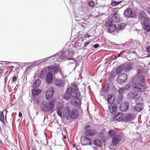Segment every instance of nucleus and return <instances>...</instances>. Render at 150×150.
Returning a JSON list of instances; mask_svg holds the SVG:
<instances>
[{"label": "nucleus", "instance_id": "nucleus-1", "mask_svg": "<svg viewBox=\"0 0 150 150\" xmlns=\"http://www.w3.org/2000/svg\"><path fill=\"white\" fill-rule=\"evenodd\" d=\"M79 94L78 89L77 86L75 84H73L71 87L67 88L64 96L65 99L68 100L70 98V102L72 103L74 100H78L77 95Z\"/></svg>", "mask_w": 150, "mask_h": 150}, {"label": "nucleus", "instance_id": "nucleus-2", "mask_svg": "<svg viewBox=\"0 0 150 150\" xmlns=\"http://www.w3.org/2000/svg\"><path fill=\"white\" fill-rule=\"evenodd\" d=\"M71 51V49L68 48L65 50V48H64L63 50L59 52L56 54L50 57L39 60L37 62H38V64H40L41 62H44L46 61L50 60V59L54 57H58L62 59H64L67 57L69 56L70 55V52Z\"/></svg>", "mask_w": 150, "mask_h": 150}, {"label": "nucleus", "instance_id": "nucleus-3", "mask_svg": "<svg viewBox=\"0 0 150 150\" xmlns=\"http://www.w3.org/2000/svg\"><path fill=\"white\" fill-rule=\"evenodd\" d=\"M138 80L143 84L145 83V78L142 75L139 76L138 78ZM133 87L134 90L136 92H143L145 89V86L140 83L136 82L133 84Z\"/></svg>", "mask_w": 150, "mask_h": 150}, {"label": "nucleus", "instance_id": "nucleus-4", "mask_svg": "<svg viewBox=\"0 0 150 150\" xmlns=\"http://www.w3.org/2000/svg\"><path fill=\"white\" fill-rule=\"evenodd\" d=\"M54 101L51 100L49 103L42 104L41 105L42 110L45 112L52 111L54 106Z\"/></svg>", "mask_w": 150, "mask_h": 150}, {"label": "nucleus", "instance_id": "nucleus-5", "mask_svg": "<svg viewBox=\"0 0 150 150\" xmlns=\"http://www.w3.org/2000/svg\"><path fill=\"white\" fill-rule=\"evenodd\" d=\"M122 135L120 132H117V134L112 138V144L115 146L118 144L122 140Z\"/></svg>", "mask_w": 150, "mask_h": 150}, {"label": "nucleus", "instance_id": "nucleus-6", "mask_svg": "<svg viewBox=\"0 0 150 150\" xmlns=\"http://www.w3.org/2000/svg\"><path fill=\"white\" fill-rule=\"evenodd\" d=\"M105 26L108 27V31L110 33H112L114 30H115L116 24L111 22L110 20H108L106 21Z\"/></svg>", "mask_w": 150, "mask_h": 150}, {"label": "nucleus", "instance_id": "nucleus-7", "mask_svg": "<svg viewBox=\"0 0 150 150\" xmlns=\"http://www.w3.org/2000/svg\"><path fill=\"white\" fill-rule=\"evenodd\" d=\"M123 14L124 17L127 18H133L136 16V13L135 12L132 11L131 8H129L124 11Z\"/></svg>", "mask_w": 150, "mask_h": 150}, {"label": "nucleus", "instance_id": "nucleus-8", "mask_svg": "<svg viewBox=\"0 0 150 150\" xmlns=\"http://www.w3.org/2000/svg\"><path fill=\"white\" fill-rule=\"evenodd\" d=\"M81 144L83 145H90L93 143V141L90 138L85 135L82 136L81 139Z\"/></svg>", "mask_w": 150, "mask_h": 150}, {"label": "nucleus", "instance_id": "nucleus-9", "mask_svg": "<svg viewBox=\"0 0 150 150\" xmlns=\"http://www.w3.org/2000/svg\"><path fill=\"white\" fill-rule=\"evenodd\" d=\"M149 18H145L143 21L144 27L145 30L148 32L150 31Z\"/></svg>", "mask_w": 150, "mask_h": 150}, {"label": "nucleus", "instance_id": "nucleus-10", "mask_svg": "<svg viewBox=\"0 0 150 150\" xmlns=\"http://www.w3.org/2000/svg\"><path fill=\"white\" fill-rule=\"evenodd\" d=\"M79 115V112L76 109H72L70 112V117L72 120L76 119Z\"/></svg>", "mask_w": 150, "mask_h": 150}, {"label": "nucleus", "instance_id": "nucleus-11", "mask_svg": "<svg viewBox=\"0 0 150 150\" xmlns=\"http://www.w3.org/2000/svg\"><path fill=\"white\" fill-rule=\"evenodd\" d=\"M120 19V14L117 12H116L113 13L111 18H109L108 20H111V22L115 23L119 21Z\"/></svg>", "mask_w": 150, "mask_h": 150}, {"label": "nucleus", "instance_id": "nucleus-12", "mask_svg": "<svg viewBox=\"0 0 150 150\" xmlns=\"http://www.w3.org/2000/svg\"><path fill=\"white\" fill-rule=\"evenodd\" d=\"M71 109L69 107L65 108L63 112V115L64 119H67L70 116Z\"/></svg>", "mask_w": 150, "mask_h": 150}, {"label": "nucleus", "instance_id": "nucleus-13", "mask_svg": "<svg viewBox=\"0 0 150 150\" xmlns=\"http://www.w3.org/2000/svg\"><path fill=\"white\" fill-rule=\"evenodd\" d=\"M124 117V115L122 113L118 112L114 115L113 118L114 120H116L117 121H120L122 120L123 121Z\"/></svg>", "mask_w": 150, "mask_h": 150}, {"label": "nucleus", "instance_id": "nucleus-14", "mask_svg": "<svg viewBox=\"0 0 150 150\" xmlns=\"http://www.w3.org/2000/svg\"><path fill=\"white\" fill-rule=\"evenodd\" d=\"M129 103H122L120 105L119 108L120 111L125 112L128 109Z\"/></svg>", "mask_w": 150, "mask_h": 150}, {"label": "nucleus", "instance_id": "nucleus-15", "mask_svg": "<svg viewBox=\"0 0 150 150\" xmlns=\"http://www.w3.org/2000/svg\"><path fill=\"white\" fill-rule=\"evenodd\" d=\"M97 131L95 129H87L85 132L86 135L88 137H91L94 136L97 133Z\"/></svg>", "mask_w": 150, "mask_h": 150}, {"label": "nucleus", "instance_id": "nucleus-16", "mask_svg": "<svg viewBox=\"0 0 150 150\" xmlns=\"http://www.w3.org/2000/svg\"><path fill=\"white\" fill-rule=\"evenodd\" d=\"M134 117L133 114L128 113L125 115L123 117V122H128L133 120Z\"/></svg>", "mask_w": 150, "mask_h": 150}, {"label": "nucleus", "instance_id": "nucleus-17", "mask_svg": "<svg viewBox=\"0 0 150 150\" xmlns=\"http://www.w3.org/2000/svg\"><path fill=\"white\" fill-rule=\"evenodd\" d=\"M54 93V90L53 88L48 89L46 93L45 96L47 99H49L52 98Z\"/></svg>", "mask_w": 150, "mask_h": 150}, {"label": "nucleus", "instance_id": "nucleus-18", "mask_svg": "<svg viewBox=\"0 0 150 150\" xmlns=\"http://www.w3.org/2000/svg\"><path fill=\"white\" fill-rule=\"evenodd\" d=\"M117 107V105L115 103L110 104L108 106V109L111 114H114L116 112Z\"/></svg>", "mask_w": 150, "mask_h": 150}, {"label": "nucleus", "instance_id": "nucleus-19", "mask_svg": "<svg viewBox=\"0 0 150 150\" xmlns=\"http://www.w3.org/2000/svg\"><path fill=\"white\" fill-rule=\"evenodd\" d=\"M115 99V96L113 94L109 95L107 98V100L108 103L111 104H113Z\"/></svg>", "mask_w": 150, "mask_h": 150}, {"label": "nucleus", "instance_id": "nucleus-20", "mask_svg": "<svg viewBox=\"0 0 150 150\" xmlns=\"http://www.w3.org/2000/svg\"><path fill=\"white\" fill-rule=\"evenodd\" d=\"M53 80V76L52 74L49 72L46 75L45 81L47 83H51Z\"/></svg>", "mask_w": 150, "mask_h": 150}, {"label": "nucleus", "instance_id": "nucleus-21", "mask_svg": "<svg viewBox=\"0 0 150 150\" xmlns=\"http://www.w3.org/2000/svg\"><path fill=\"white\" fill-rule=\"evenodd\" d=\"M54 84L57 86L62 87L64 85V82L61 79H56L55 81Z\"/></svg>", "mask_w": 150, "mask_h": 150}, {"label": "nucleus", "instance_id": "nucleus-22", "mask_svg": "<svg viewBox=\"0 0 150 150\" xmlns=\"http://www.w3.org/2000/svg\"><path fill=\"white\" fill-rule=\"evenodd\" d=\"M125 67L124 64H122L119 66L115 70V72L117 75H118L121 73Z\"/></svg>", "mask_w": 150, "mask_h": 150}, {"label": "nucleus", "instance_id": "nucleus-23", "mask_svg": "<svg viewBox=\"0 0 150 150\" xmlns=\"http://www.w3.org/2000/svg\"><path fill=\"white\" fill-rule=\"evenodd\" d=\"M132 65L131 63L129 62L127 63L126 66H125L124 70L125 72H129L132 69Z\"/></svg>", "mask_w": 150, "mask_h": 150}, {"label": "nucleus", "instance_id": "nucleus-24", "mask_svg": "<svg viewBox=\"0 0 150 150\" xmlns=\"http://www.w3.org/2000/svg\"><path fill=\"white\" fill-rule=\"evenodd\" d=\"M118 78L122 79L124 81H126L127 79V74L125 73H122L119 75L118 77Z\"/></svg>", "mask_w": 150, "mask_h": 150}, {"label": "nucleus", "instance_id": "nucleus-25", "mask_svg": "<svg viewBox=\"0 0 150 150\" xmlns=\"http://www.w3.org/2000/svg\"><path fill=\"white\" fill-rule=\"evenodd\" d=\"M146 13L144 11H141L139 15V19L141 20L144 19L145 18H147L148 17H146Z\"/></svg>", "mask_w": 150, "mask_h": 150}, {"label": "nucleus", "instance_id": "nucleus-26", "mask_svg": "<svg viewBox=\"0 0 150 150\" xmlns=\"http://www.w3.org/2000/svg\"><path fill=\"white\" fill-rule=\"evenodd\" d=\"M117 132L114 130H110L109 131L108 133L109 136L110 138H112L115 135L117 134Z\"/></svg>", "mask_w": 150, "mask_h": 150}, {"label": "nucleus", "instance_id": "nucleus-27", "mask_svg": "<svg viewBox=\"0 0 150 150\" xmlns=\"http://www.w3.org/2000/svg\"><path fill=\"white\" fill-rule=\"evenodd\" d=\"M40 80L38 79L33 83V86L35 88H38L40 86Z\"/></svg>", "mask_w": 150, "mask_h": 150}, {"label": "nucleus", "instance_id": "nucleus-28", "mask_svg": "<svg viewBox=\"0 0 150 150\" xmlns=\"http://www.w3.org/2000/svg\"><path fill=\"white\" fill-rule=\"evenodd\" d=\"M142 108V104H140L139 105H137L134 107V110L137 112L141 111Z\"/></svg>", "mask_w": 150, "mask_h": 150}, {"label": "nucleus", "instance_id": "nucleus-29", "mask_svg": "<svg viewBox=\"0 0 150 150\" xmlns=\"http://www.w3.org/2000/svg\"><path fill=\"white\" fill-rule=\"evenodd\" d=\"M94 145L98 147H101L102 146V143L99 139H97L95 140L93 142Z\"/></svg>", "mask_w": 150, "mask_h": 150}, {"label": "nucleus", "instance_id": "nucleus-30", "mask_svg": "<svg viewBox=\"0 0 150 150\" xmlns=\"http://www.w3.org/2000/svg\"><path fill=\"white\" fill-rule=\"evenodd\" d=\"M125 26V25H124V24L123 23L118 24L117 25V27H116L115 31H117L121 30L123 29Z\"/></svg>", "mask_w": 150, "mask_h": 150}, {"label": "nucleus", "instance_id": "nucleus-31", "mask_svg": "<svg viewBox=\"0 0 150 150\" xmlns=\"http://www.w3.org/2000/svg\"><path fill=\"white\" fill-rule=\"evenodd\" d=\"M39 90L38 89H33L32 91L33 95L35 96H38L40 93V92L39 91Z\"/></svg>", "mask_w": 150, "mask_h": 150}, {"label": "nucleus", "instance_id": "nucleus-32", "mask_svg": "<svg viewBox=\"0 0 150 150\" xmlns=\"http://www.w3.org/2000/svg\"><path fill=\"white\" fill-rule=\"evenodd\" d=\"M0 121L4 124V117L3 112L0 111Z\"/></svg>", "mask_w": 150, "mask_h": 150}, {"label": "nucleus", "instance_id": "nucleus-33", "mask_svg": "<svg viewBox=\"0 0 150 150\" xmlns=\"http://www.w3.org/2000/svg\"><path fill=\"white\" fill-rule=\"evenodd\" d=\"M109 85L108 83H107L104 86L102 90V91L103 92H106L109 89Z\"/></svg>", "mask_w": 150, "mask_h": 150}, {"label": "nucleus", "instance_id": "nucleus-34", "mask_svg": "<svg viewBox=\"0 0 150 150\" xmlns=\"http://www.w3.org/2000/svg\"><path fill=\"white\" fill-rule=\"evenodd\" d=\"M59 68L57 66L53 67L52 70V71L54 73H56L59 70Z\"/></svg>", "mask_w": 150, "mask_h": 150}, {"label": "nucleus", "instance_id": "nucleus-35", "mask_svg": "<svg viewBox=\"0 0 150 150\" xmlns=\"http://www.w3.org/2000/svg\"><path fill=\"white\" fill-rule=\"evenodd\" d=\"M39 60H38V61H35V62L34 63H32V64L31 65H30V66H27V67H26V71H27L33 65H38L42 63H43V62H41V63H40V64H38V62H37Z\"/></svg>", "mask_w": 150, "mask_h": 150}, {"label": "nucleus", "instance_id": "nucleus-36", "mask_svg": "<svg viewBox=\"0 0 150 150\" xmlns=\"http://www.w3.org/2000/svg\"><path fill=\"white\" fill-rule=\"evenodd\" d=\"M122 2L120 1L119 2H117L115 1H112L110 4V5L112 6H115L119 4Z\"/></svg>", "mask_w": 150, "mask_h": 150}, {"label": "nucleus", "instance_id": "nucleus-37", "mask_svg": "<svg viewBox=\"0 0 150 150\" xmlns=\"http://www.w3.org/2000/svg\"><path fill=\"white\" fill-rule=\"evenodd\" d=\"M123 96L122 95L120 94L118 95V97L117 99V102L118 103H120L123 100Z\"/></svg>", "mask_w": 150, "mask_h": 150}, {"label": "nucleus", "instance_id": "nucleus-38", "mask_svg": "<svg viewBox=\"0 0 150 150\" xmlns=\"http://www.w3.org/2000/svg\"><path fill=\"white\" fill-rule=\"evenodd\" d=\"M80 93L79 92V95H77V96L78 97V100H76V99L74 100V101L73 102H72V103H71V104H73L74 103H75V104L76 105H79V103L77 102V101H79V96H80Z\"/></svg>", "mask_w": 150, "mask_h": 150}, {"label": "nucleus", "instance_id": "nucleus-39", "mask_svg": "<svg viewBox=\"0 0 150 150\" xmlns=\"http://www.w3.org/2000/svg\"><path fill=\"white\" fill-rule=\"evenodd\" d=\"M57 112L58 115L61 117L62 116V114L61 109L60 108H58Z\"/></svg>", "mask_w": 150, "mask_h": 150}, {"label": "nucleus", "instance_id": "nucleus-40", "mask_svg": "<svg viewBox=\"0 0 150 150\" xmlns=\"http://www.w3.org/2000/svg\"><path fill=\"white\" fill-rule=\"evenodd\" d=\"M135 103L137 105L142 104V101L140 98H137L135 100Z\"/></svg>", "mask_w": 150, "mask_h": 150}, {"label": "nucleus", "instance_id": "nucleus-41", "mask_svg": "<svg viewBox=\"0 0 150 150\" xmlns=\"http://www.w3.org/2000/svg\"><path fill=\"white\" fill-rule=\"evenodd\" d=\"M117 82L120 84L125 83V81H124L122 79H120L117 77L116 80Z\"/></svg>", "mask_w": 150, "mask_h": 150}, {"label": "nucleus", "instance_id": "nucleus-42", "mask_svg": "<svg viewBox=\"0 0 150 150\" xmlns=\"http://www.w3.org/2000/svg\"><path fill=\"white\" fill-rule=\"evenodd\" d=\"M125 89L123 87L120 88L119 90V93L120 94L122 95L125 91Z\"/></svg>", "mask_w": 150, "mask_h": 150}, {"label": "nucleus", "instance_id": "nucleus-43", "mask_svg": "<svg viewBox=\"0 0 150 150\" xmlns=\"http://www.w3.org/2000/svg\"><path fill=\"white\" fill-rule=\"evenodd\" d=\"M89 6L90 7H93L95 4L94 2L93 1H91L88 3Z\"/></svg>", "mask_w": 150, "mask_h": 150}, {"label": "nucleus", "instance_id": "nucleus-44", "mask_svg": "<svg viewBox=\"0 0 150 150\" xmlns=\"http://www.w3.org/2000/svg\"><path fill=\"white\" fill-rule=\"evenodd\" d=\"M130 86V85L129 84H127L124 86V88L125 90H127L129 88Z\"/></svg>", "mask_w": 150, "mask_h": 150}, {"label": "nucleus", "instance_id": "nucleus-45", "mask_svg": "<svg viewBox=\"0 0 150 150\" xmlns=\"http://www.w3.org/2000/svg\"><path fill=\"white\" fill-rule=\"evenodd\" d=\"M146 49L148 52L150 53V46L148 45L146 47ZM149 57H150V53L148 54Z\"/></svg>", "mask_w": 150, "mask_h": 150}, {"label": "nucleus", "instance_id": "nucleus-46", "mask_svg": "<svg viewBox=\"0 0 150 150\" xmlns=\"http://www.w3.org/2000/svg\"><path fill=\"white\" fill-rule=\"evenodd\" d=\"M91 42H86L85 43L83 47V48H84V49L85 47H86L89 44H90Z\"/></svg>", "mask_w": 150, "mask_h": 150}, {"label": "nucleus", "instance_id": "nucleus-47", "mask_svg": "<svg viewBox=\"0 0 150 150\" xmlns=\"http://www.w3.org/2000/svg\"><path fill=\"white\" fill-rule=\"evenodd\" d=\"M123 53L120 52L119 54H117L116 55H117V57H123L122 55H123Z\"/></svg>", "mask_w": 150, "mask_h": 150}, {"label": "nucleus", "instance_id": "nucleus-48", "mask_svg": "<svg viewBox=\"0 0 150 150\" xmlns=\"http://www.w3.org/2000/svg\"><path fill=\"white\" fill-rule=\"evenodd\" d=\"M128 95L130 96L131 98L133 99L134 97V94L133 93H129Z\"/></svg>", "mask_w": 150, "mask_h": 150}, {"label": "nucleus", "instance_id": "nucleus-49", "mask_svg": "<svg viewBox=\"0 0 150 150\" xmlns=\"http://www.w3.org/2000/svg\"><path fill=\"white\" fill-rule=\"evenodd\" d=\"M73 59H74V58L73 57H71V58L69 57V58L68 59L69 60H74V61H75L76 62L75 60H74ZM76 65H77V63H76L75 67H74V69H73V70L74 71L75 70V69L76 68Z\"/></svg>", "mask_w": 150, "mask_h": 150}, {"label": "nucleus", "instance_id": "nucleus-50", "mask_svg": "<svg viewBox=\"0 0 150 150\" xmlns=\"http://www.w3.org/2000/svg\"><path fill=\"white\" fill-rule=\"evenodd\" d=\"M18 78L17 77H16V76H14L13 77L12 79V81L13 82H15L17 80V79Z\"/></svg>", "mask_w": 150, "mask_h": 150}, {"label": "nucleus", "instance_id": "nucleus-51", "mask_svg": "<svg viewBox=\"0 0 150 150\" xmlns=\"http://www.w3.org/2000/svg\"><path fill=\"white\" fill-rule=\"evenodd\" d=\"M91 128L90 126V125H86L85 127V130H87V129H90V128Z\"/></svg>", "mask_w": 150, "mask_h": 150}, {"label": "nucleus", "instance_id": "nucleus-52", "mask_svg": "<svg viewBox=\"0 0 150 150\" xmlns=\"http://www.w3.org/2000/svg\"><path fill=\"white\" fill-rule=\"evenodd\" d=\"M99 46V45L98 43H97L93 45V47L96 49Z\"/></svg>", "mask_w": 150, "mask_h": 150}, {"label": "nucleus", "instance_id": "nucleus-53", "mask_svg": "<svg viewBox=\"0 0 150 150\" xmlns=\"http://www.w3.org/2000/svg\"><path fill=\"white\" fill-rule=\"evenodd\" d=\"M91 35H89L88 34H86L84 36V37H85L86 38H89L90 37H91Z\"/></svg>", "mask_w": 150, "mask_h": 150}, {"label": "nucleus", "instance_id": "nucleus-54", "mask_svg": "<svg viewBox=\"0 0 150 150\" xmlns=\"http://www.w3.org/2000/svg\"><path fill=\"white\" fill-rule=\"evenodd\" d=\"M53 67H52V66H48V67H47V69L49 70H51V71H52V69H53Z\"/></svg>", "mask_w": 150, "mask_h": 150}, {"label": "nucleus", "instance_id": "nucleus-55", "mask_svg": "<svg viewBox=\"0 0 150 150\" xmlns=\"http://www.w3.org/2000/svg\"><path fill=\"white\" fill-rule=\"evenodd\" d=\"M7 78H8V76H6L5 78V79H4V84H5V86L6 85V82H7Z\"/></svg>", "mask_w": 150, "mask_h": 150}, {"label": "nucleus", "instance_id": "nucleus-56", "mask_svg": "<svg viewBox=\"0 0 150 150\" xmlns=\"http://www.w3.org/2000/svg\"><path fill=\"white\" fill-rule=\"evenodd\" d=\"M93 150H97L98 149L97 147L95 146H93Z\"/></svg>", "mask_w": 150, "mask_h": 150}, {"label": "nucleus", "instance_id": "nucleus-57", "mask_svg": "<svg viewBox=\"0 0 150 150\" xmlns=\"http://www.w3.org/2000/svg\"><path fill=\"white\" fill-rule=\"evenodd\" d=\"M18 116L20 117H21L22 116V114L21 112H19Z\"/></svg>", "mask_w": 150, "mask_h": 150}, {"label": "nucleus", "instance_id": "nucleus-58", "mask_svg": "<svg viewBox=\"0 0 150 150\" xmlns=\"http://www.w3.org/2000/svg\"><path fill=\"white\" fill-rule=\"evenodd\" d=\"M147 12L150 15V7L149 8Z\"/></svg>", "mask_w": 150, "mask_h": 150}, {"label": "nucleus", "instance_id": "nucleus-59", "mask_svg": "<svg viewBox=\"0 0 150 150\" xmlns=\"http://www.w3.org/2000/svg\"><path fill=\"white\" fill-rule=\"evenodd\" d=\"M7 112H8L7 111V110H6V115L5 116V119L6 120V121H7V120H6V114H7ZM6 122L7 123V121H6Z\"/></svg>", "mask_w": 150, "mask_h": 150}, {"label": "nucleus", "instance_id": "nucleus-60", "mask_svg": "<svg viewBox=\"0 0 150 150\" xmlns=\"http://www.w3.org/2000/svg\"><path fill=\"white\" fill-rule=\"evenodd\" d=\"M117 58V55H115L114 57V58H113V60H115V59H116Z\"/></svg>", "mask_w": 150, "mask_h": 150}, {"label": "nucleus", "instance_id": "nucleus-61", "mask_svg": "<svg viewBox=\"0 0 150 150\" xmlns=\"http://www.w3.org/2000/svg\"><path fill=\"white\" fill-rule=\"evenodd\" d=\"M3 71V70L2 69H0V74Z\"/></svg>", "mask_w": 150, "mask_h": 150}, {"label": "nucleus", "instance_id": "nucleus-62", "mask_svg": "<svg viewBox=\"0 0 150 150\" xmlns=\"http://www.w3.org/2000/svg\"><path fill=\"white\" fill-rule=\"evenodd\" d=\"M63 138L64 139H66V138H67L66 136V135H65L63 136Z\"/></svg>", "mask_w": 150, "mask_h": 150}, {"label": "nucleus", "instance_id": "nucleus-63", "mask_svg": "<svg viewBox=\"0 0 150 150\" xmlns=\"http://www.w3.org/2000/svg\"><path fill=\"white\" fill-rule=\"evenodd\" d=\"M3 144V142L0 139V144Z\"/></svg>", "mask_w": 150, "mask_h": 150}, {"label": "nucleus", "instance_id": "nucleus-64", "mask_svg": "<svg viewBox=\"0 0 150 150\" xmlns=\"http://www.w3.org/2000/svg\"><path fill=\"white\" fill-rule=\"evenodd\" d=\"M49 150H50L52 149L51 147H49Z\"/></svg>", "mask_w": 150, "mask_h": 150}]
</instances>
